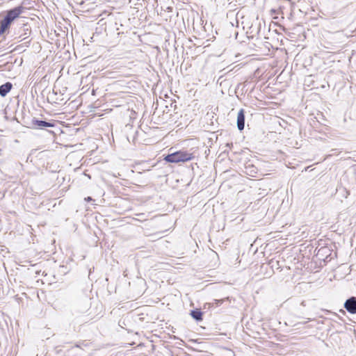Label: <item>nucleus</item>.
<instances>
[{
    "label": "nucleus",
    "instance_id": "20e7f679",
    "mask_svg": "<svg viewBox=\"0 0 356 356\" xmlns=\"http://www.w3.org/2000/svg\"><path fill=\"white\" fill-rule=\"evenodd\" d=\"M32 124L38 128L43 129L45 127H54L55 126L54 123L47 122L44 120H35L33 119L32 121Z\"/></svg>",
    "mask_w": 356,
    "mask_h": 356
},
{
    "label": "nucleus",
    "instance_id": "f03ea898",
    "mask_svg": "<svg viewBox=\"0 0 356 356\" xmlns=\"http://www.w3.org/2000/svg\"><path fill=\"white\" fill-rule=\"evenodd\" d=\"M344 307L350 314H356V297L348 298L344 303Z\"/></svg>",
    "mask_w": 356,
    "mask_h": 356
},
{
    "label": "nucleus",
    "instance_id": "f8f14e48",
    "mask_svg": "<svg viewBox=\"0 0 356 356\" xmlns=\"http://www.w3.org/2000/svg\"><path fill=\"white\" fill-rule=\"evenodd\" d=\"M224 300L225 299L215 300L216 305H220L224 301Z\"/></svg>",
    "mask_w": 356,
    "mask_h": 356
},
{
    "label": "nucleus",
    "instance_id": "ddd939ff",
    "mask_svg": "<svg viewBox=\"0 0 356 356\" xmlns=\"http://www.w3.org/2000/svg\"><path fill=\"white\" fill-rule=\"evenodd\" d=\"M85 200L87 201V202H89V201H94L92 197H86L85 198Z\"/></svg>",
    "mask_w": 356,
    "mask_h": 356
},
{
    "label": "nucleus",
    "instance_id": "423d86ee",
    "mask_svg": "<svg viewBox=\"0 0 356 356\" xmlns=\"http://www.w3.org/2000/svg\"><path fill=\"white\" fill-rule=\"evenodd\" d=\"M13 85L10 82H6V83L0 86V95L3 97H6L7 94L11 90Z\"/></svg>",
    "mask_w": 356,
    "mask_h": 356
},
{
    "label": "nucleus",
    "instance_id": "39448f33",
    "mask_svg": "<svg viewBox=\"0 0 356 356\" xmlns=\"http://www.w3.org/2000/svg\"><path fill=\"white\" fill-rule=\"evenodd\" d=\"M237 127L238 130L242 131L245 127V111L241 108L237 115Z\"/></svg>",
    "mask_w": 356,
    "mask_h": 356
},
{
    "label": "nucleus",
    "instance_id": "1a4fd4ad",
    "mask_svg": "<svg viewBox=\"0 0 356 356\" xmlns=\"http://www.w3.org/2000/svg\"><path fill=\"white\" fill-rule=\"evenodd\" d=\"M10 24L3 20L0 21V35L3 34L10 27Z\"/></svg>",
    "mask_w": 356,
    "mask_h": 356
},
{
    "label": "nucleus",
    "instance_id": "f257e3e1",
    "mask_svg": "<svg viewBox=\"0 0 356 356\" xmlns=\"http://www.w3.org/2000/svg\"><path fill=\"white\" fill-rule=\"evenodd\" d=\"M24 8L22 6L15 7L7 11L6 16L14 21L24 11Z\"/></svg>",
    "mask_w": 356,
    "mask_h": 356
},
{
    "label": "nucleus",
    "instance_id": "6e6552de",
    "mask_svg": "<svg viewBox=\"0 0 356 356\" xmlns=\"http://www.w3.org/2000/svg\"><path fill=\"white\" fill-rule=\"evenodd\" d=\"M191 315L196 321H199L202 320V312L199 309L192 310Z\"/></svg>",
    "mask_w": 356,
    "mask_h": 356
},
{
    "label": "nucleus",
    "instance_id": "9d476101",
    "mask_svg": "<svg viewBox=\"0 0 356 356\" xmlns=\"http://www.w3.org/2000/svg\"><path fill=\"white\" fill-rule=\"evenodd\" d=\"M192 154H188L186 152H171V153H168L167 154H163V156H191Z\"/></svg>",
    "mask_w": 356,
    "mask_h": 356
},
{
    "label": "nucleus",
    "instance_id": "9b49d317",
    "mask_svg": "<svg viewBox=\"0 0 356 356\" xmlns=\"http://www.w3.org/2000/svg\"><path fill=\"white\" fill-rule=\"evenodd\" d=\"M3 20L4 22H7L8 24H9L10 25L11 24V23L13 22V20H11L10 18L7 17L6 15L5 17H3V19H2Z\"/></svg>",
    "mask_w": 356,
    "mask_h": 356
},
{
    "label": "nucleus",
    "instance_id": "4468645a",
    "mask_svg": "<svg viewBox=\"0 0 356 356\" xmlns=\"http://www.w3.org/2000/svg\"><path fill=\"white\" fill-rule=\"evenodd\" d=\"M74 347L75 348H79V345H76Z\"/></svg>",
    "mask_w": 356,
    "mask_h": 356
},
{
    "label": "nucleus",
    "instance_id": "0eeeda50",
    "mask_svg": "<svg viewBox=\"0 0 356 356\" xmlns=\"http://www.w3.org/2000/svg\"><path fill=\"white\" fill-rule=\"evenodd\" d=\"M193 157H164V160L168 163H179L190 161Z\"/></svg>",
    "mask_w": 356,
    "mask_h": 356
},
{
    "label": "nucleus",
    "instance_id": "7ed1b4c3",
    "mask_svg": "<svg viewBox=\"0 0 356 356\" xmlns=\"http://www.w3.org/2000/svg\"><path fill=\"white\" fill-rule=\"evenodd\" d=\"M31 30L30 26L28 24H23V26L19 29L18 34V38L20 39V41L26 40L29 38L31 34Z\"/></svg>",
    "mask_w": 356,
    "mask_h": 356
}]
</instances>
